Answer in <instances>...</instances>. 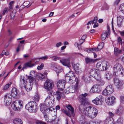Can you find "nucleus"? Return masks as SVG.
Listing matches in <instances>:
<instances>
[{"instance_id": "nucleus-1", "label": "nucleus", "mask_w": 124, "mask_h": 124, "mask_svg": "<svg viewBox=\"0 0 124 124\" xmlns=\"http://www.w3.org/2000/svg\"><path fill=\"white\" fill-rule=\"evenodd\" d=\"M79 109L81 113L92 119L95 117L98 113L97 109L91 106H89L83 109L82 106L81 105L79 106Z\"/></svg>"}, {"instance_id": "nucleus-2", "label": "nucleus", "mask_w": 124, "mask_h": 124, "mask_svg": "<svg viewBox=\"0 0 124 124\" xmlns=\"http://www.w3.org/2000/svg\"><path fill=\"white\" fill-rule=\"evenodd\" d=\"M114 76L120 77L124 75V70L121 65L119 63H116L113 67Z\"/></svg>"}, {"instance_id": "nucleus-3", "label": "nucleus", "mask_w": 124, "mask_h": 124, "mask_svg": "<svg viewBox=\"0 0 124 124\" xmlns=\"http://www.w3.org/2000/svg\"><path fill=\"white\" fill-rule=\"evenodd\" d=\"M26 109L30 112H35L38 108V106L35 102L31 101L27 104L25 106Z\"/></svg>"}, {"instance_id": "nucleus-4", "label": "nucleus", "mask_w": 124, "mask_h": 124, "mask_svg": "<svg viewBox=\"0 0 124 124\" xmlns=\"http://www.w3.org/2000/svg\"><path fill=\"white\" fill-rule=\"evenodd\" d=\"M44 87L49 94H52V89L54 86V84L52 80H46L44 84Z\"/></svg>"}, {"instance_id": "nucleus-5", "label": "nucleus", "mask_w": 124, "mask_h": 124, "mask_svg": "<svg viewBox=\"0 0 124 124\" xmlns=\"http://www.w3.org/2000/svg\"><path fill=\"white\" fill-rule=\"evenodd\" d=\"M11 107L14 110L19 111L23 107V102L21 101H14L12 103Z\"/></svg>"}, {"instance_id": "nucleus-6", "label": "nucleus", "mask_w": 124, "mask_h": 124, "mask_svg": "<svg viewBox=\"0 0 124 124\" xmlns=\"http://www.w3.org/2000/svg\"><path fill=\"white\" fill-rule=\"evenodd\" d=\"M21 82V84L23 85V86L26 91L29 92L31 90L33 84L27 83L23 77L22 79V81Z\"/></svg>"}, {"instance_id": "nucleus-7", "label": "nucleus", "mask_w": 124, "mask_h": 124, "mask_svg": "<svg viewBox=\"0 0 124 124\" xmlns=\"http://www.w3.org/2000/svg\"><path fill=\"white\" fill-rule=\"evenodd\" d=\"M107 62L106 61H104L102 63L98 62L96 65L97 68L99 70H106L107 69Z\"/></svg>"}, {"instance_id": "nucleus-8", "label": "nucleus", "mask_w": 124, "mask_h": 124, "mask_svg": "<svg viewBox=\"0 0 124 124\" xmlns=\"http://www.w3.org/2000/svg\"><path fill=\"white\" fill-rule=\"evenodd\" d=\"M45 99L44 102L48 106H49V107L51 104L53 103L54 101V97L52 96V94H49Z\"/></svg>"}, {"instance_id": "nucleus-9", "label": "nucleus", "mask_w": 124, "mask_h": 124, "mask_svg": "<svg viewBox=\"0 0 124 124\" xmlns=\"http://www.w3.org/2000/svg\"><path fill=\"white\" fill-rule=\"evenodd\" d=\"M87 95V93H85L79 96L78 100L82 105H85L87 103V99L86 98Z\"/></svg>"}, {"instance_id": "nucleus-10", "label": "nucleus", "mask_w": 124, "mask_h": 124, "mask_svg": "<svg viewBox=\"0 0 124 124\" xmlns=\"http://www.w3.org/2000/svg\"><path fill=\"white\" fill-rule=\"evenodd\" d=\"M114 90L112 85H110L108 86L106 89L102 93L105 95H109L113 92Z\"/></svg>"}, {"instance_id": "nucleus-11", "label": "nucleus", "mask_w": 124, "mask_h": 124, "mask_svg": "<svg viewBox=\"0 0 124 124\" xmlns=\"http://www.w3.org/2000/svg\"><path fill=\"white\" fill-rule=\"evenodd\" d=\"M66 81L64 80H58L57 85L58 89L60 91H62L64 88Z\"/></svg>"}, {"instance_id": "nucleus-12", "label": "nucleus", "mask_w": 124, "mask_h": 124, "mask_svg": "<svg viewBox=\"0 0 124 124\" xmlns=\"http://www.w3.org/2000/svg\"><path fill=\"white\" fill-rule=\"evenodd\" d=\"M115 98L113 96H110L106 98V102L109 105H112L115 102Z\"/></svg>"}, {"instance_id": "nucleus-13", "label": "nucleus", "mask_w": 124, "mask_h": 124, "mask_svg": "<svg viewBox=\"0 0 124 124\" xmlns=\"http://www.w3.org/2000/svg\"><path fill=\"white\" fill-rule=\"evenodd\" d=\"M61 62L64 66L68 67H70L69 58H63L60 60Z\"/></svg>"}, {"instance_id": "nucleus-14", "label": "nucleus", "mask_w": 124, "mask_h": 124, "mask_svg": "<svg viewBox=\"0 0 124 124\" xmlns=\"http://www.w3.org/2000/svg\"><path fill=\"white\" fill-rule=\"evenodd\" d=\"M100 91V88L99 86L97 85H93L91 89L90 92L92 93H99Z\"/></svg>"}, {"instance_id": "nucleus-15", "label": "nucleus", "mask_w": 124, "mask_h": 124, "mask_svg": "<svg viewBox=\"0 0 124 124\" xmlns=\"http://www.w3.org/2000/svg\"><path fill=\"white\" fill-rule=\"evenodd\" d=\"M122 81L119 78H115L114 79V84L117 87L118 89L120 88L121 86Z\"/></svg>"}, {"instance_id": "nucleus-16", "label": "nucleus", "mask_w": 124, "mask_h": 124, "mask_svg": "<svg viewBox=\"0 0 124 124\" xmlns=\"http://www.w3.org/2000/svg\"><path fill=\"white\" fill-rule=\"evenodd\" d=\"M47 105L44 103H42L40 105V110L43 114H46L48 110Z\"/></svg>"}, {"instance_id": "nucleus-17", "label": "nucleus", "mask_w": 124, "mask_h": 124, "mask_svg": "<svg viewBox=\"0 0 124 124\" xmlns=\"http://www.w3.org/2000/svg\"><path fill=\"white\" fill-rule=\"evenodd\" d=\"M99 71L96 69H93L90 70V75L94 78H95L98 76L100 74L98 72Z\"/></svg>"}, {"instance_id": "nucleus-18", "label": "nucleus", "mask_w": 124, "mask_h": 124, "mask_svg": "<svg viewBox=\"0 0 124 124\" xmlns=\"http://www.w3.org/2000/svg\"><path fill=\"white\" fill-rule=\"evenodd\" d=\"M5 102L7 105H10L12 102V99L10 96L9 94H7L5 96Z\"/></svg>"}, {"instance_id": "nucleus-19", "label": "nucleus", "mask_w": 124, "mask_h": 124, "mask_svg": "<svg viewBox=\"0 0 124 124\" xmlns=\"http://www.w3.org/2000/svg\"><path fill=\"white\" fill-rule=\"evenodd\" d=\"M65 80L66 82L70 84H72L75 81L76 78L75 77H66Z\"/></svg>"}, {"instance_id": "nucleus-20", "label": "nucleus", "mask_w": 124, "mask_h": 124, "mask_svg": "<svg viewBox=\"0 0 124 124\" xmlns=\"http://www.w3.org/2000/svg\"><path fill=\"white\" fill-rule=\"evenodd\" d=\"M18 93V90L17 89L15 88H13L11 91V94L13 97L16 98L17 96Z\"/></svg>"}, {"instance_id": "nucleus-21", "label": "nucleus", "mask_w": 124, "mask_h": 124, "mask_svg": "<svg viewBox=\"0 0 124 124\" xmlns=\"http://www.w3.org/2000/svg\"><path fill=\"white\" fill-rule=\"evenodd\" d=\"M35 64L32 63L31 61L25 63L24 64V66L23 67L22 69H26L28 68H31L34 66Z\"/></svg>"}, {"instance_id": "nucleus-22", "label": "nucleus", "mask_w": 124, "mask_h": 124, "mask_svg": "<svg viewBox=\"0 0 124 124\" xmlns=\"http://www.w3.org/2000/svg\"><path fill=\"white\" fill-rule=\"evenodd\" d=\"M124 19V17L122 16H119L117 17V23L118 26L119 27L121 26L122 22L123 19Z\"/></svg>"}, {"instance_id": "nucleus-23", "label": "nucleus", "mask_w": 124, "mask_h": 124, "mask_svg": "<svg viewBox=\"0 0 124 124\" xmlns=\"http://www.w3.org/2000/svg\"><path fill=\"white\" fill-rule=\"evenodd\" d=\"M59 118H56V116L54 115V116H49V122H54L55 123L58 122L59 121Z\"/></svg>"}, {"instance_id": "nucleus-24", "label": "nucleus", "mask_w": 124, "mask_h": 124, "mask_svg": "<svg viewBox=\"0 0 124 124\" xmlns=\"http://www.w3.org/2000/svg\"><path fill=\"white\" fill-rule=\"evenodd\" d=\"M123 111L124 109L123 107L120 106L117 109L115 110V113L118 115H121L123 114Z\"/></svg>"}, {"instance_id": "nucleus-25", "label": "nucleus", "mask_w": 124, "mask_h": 124, "mask_svg": "<svg viewBox=\"0 0 124 124\" xmlns=\"http://www.w3.org/2000/svg\"><path fill=\"white\" fill-rule=\"evenodd\" d=\"M104 124H114L112 118H107L104 121Z\"/></svg>"}, {"instance_id": "nucleus-26", "label": "nucleus", "mask_w": 124, "mask_h": 124, "mask_svg": "<svg viewBox=\"0 0 124 124\" xmlns=\"http://www.w3.org/2000/svg\"><path fill=\"white\" fill-rule=\"evenodd\" d=\"M78 83L77 82L75 85L70 89V92L73 93L77 91L78 88Z\"/></svg>"}, {"instance_id": "nucleus-27", "label": "nucleus", "mask_w": 124, "mask_h": 124, "mask_svg": "<svg viewBox=\"0 0 124 124\" xmlns=\"http://www.w3.org/2000/svg\"><path fill=\"white\" fill-rule=\"evenodd\" d=\"M115 54L116 56H118L122 53V51L121 50H119L116 48L115 47L114 49Z\"/></svg>"}, {"instance_id": "nucleus-28", "label": "nucleus", "mask_w": 124, "mask_h": 124, "mask_svg": "<svg viewBox=\"0 0 124 124\" xmlns=\"http://www.w3.org/2000/svg\"><path fill=\"white\" fill-rule=\"evenodd\" d=\"M66 107L69 110H70L71 112L72 116H74L75 115V114L73 108L70 105H68Z\"/></svg>"}, {"instance_id": "nucleus-29", "label": "nucleus", "mask_w": 124, "mask_h": 124, "mask_svg": "<svg viewBox=\"0 0 124 124\" xmlns=\"http://www.w3.org/2000/svg\"><path fill=\"white\" fill-rule=\"evenodd\" d=\"M54 70L56 72L58 75L59 73L62 71V68L60 66H56L54 68Z\"/></svg>"}, {"instance_id": "nucleus-30", "label": "nucleus", "mask_w": 124, "mask_h": 124, "mask_svg": "<svg viewBox=\"0 0 124 124\" xmlns=\"http://www.w3.org/2000/svg\"><path fill=\"white\" fill-rule=\"evenodd\" d=\"M63 94V93L60 92L59 91L56 92V95L57 99L58 101H59L60 100Z\"/></svg>"}, {"instance_id": "nucleus-31", "label": "nucleus", "mask_w": 124, "mask_h": 124, "mask_svg": "<svg viewBox=\"0 0 124 124\" xmlns=\"http://www.w3.org/2000/svg\"><path fill=\"white\" fill-rule=\"evenodd\" d=\"M74 68L75 70L77 73H78L81 70L79 67V64H75L74 65Z\"/></svg>"}, {"instance_id": "nucleus-32", "label": "nucleus", "mask_w": 124, "mask_h": 124, "mask_svg": "<svg viewBox=\"0 0 124 124\" xmlns=\"http://www.w3.org/2000/svg\"><path fill=\"white\" fill-rule=\"evenodd\" d=\"M13 122L14 124H23L21 120L19 119L16 118L13 120Z\"/></svg>"}, {"instance_id": "nucleus-33", "label": "nucleus", "mask_w": 124, "mask_h": 124, "mask_svg": "<svg viewBox=\"0 0 124 124\" xmlns=\"http://www.w3.org/2000/svg\"><path fill=\"white\" fill-rule=\"evenodd\" d=\"M108 32L105 31L104 32H103L101 35V39L102 40H104L107 37L108 35Z\"/></svg>"}, {"instance_id": "nucleus-34", "label": "nucleus", "mask_w": 124, "mask_h": 124, "mask_svg": "<svg viewBox=\"0 0 124 124\" xmlns=\"http://www.w3.org/2000/svg\"><path fill=\"white\" fill-rule=\"evenodd\" d=\"M92 102L94 104L97 105H101V102L99 100L97 99V98H96L95 99L93 100Z\"/></svg>"}, {"instance_id": "nucleus-35", "label": "nucleus", "mask_w": 124, "mask_h": 124, "mask_svg": "<svg viewBox=\"0 0 124 124\" xmlns=\"http://www.w3.org/2000/svg\"><path fill=\"white\" fill-rule=\"evenodd\" d=\"M105 76L106 79L108 80L111 79L112 77V74L110 73H107L105 74Z\"/></svg>"}, {"instance_id": "nucleus-36", "label": "nucleus", "mask_w": 124, "mask_h": 124, "mask_svg": "<svg viewBox=\"0 0 124 124\" xmlns=\"http://www.w3.org/2000/svg\"><path fill=\"white\" fill-rule=\"evenodd\" d=\"M67 76L66 77H75L74 76V74L73 71H70L67 74Z\"/></svg>"}, {"instance_id": "nucleus-37", "label": "nucleus", "mask_w": 124, "mask_h": 124, "mask_svg": "<svg viewBox=\"0 0 124 124\" xmlns=\"http://www.w3.org/2000/svg\"><path fill=\"white\" fill-rule=\"evenodd\" d=\"M97 80L98 82V83L100 85H103L105 83V81L102 80L101 78L100 79L97 78Z\"/></svg>"}, {"instance_id": "nucleus-38", "label": "nucleus", "mask_w": 124, "mask_h": 124, "mask_svg": "<svg viewBox=\"0 0 124 124\" xmlns=\"http://www.w3.org/2000/svg\"><path fill=\"white\" fill-rule=\"evenodd\" d=\"M123 118L120 117L116 121V124H123Z\"/></svg>"}, {"instance_id": "nucleus-39", "label": "nucleus", "mask_w": 124, "mask_h": 124, "mask_svg": "<svg viewBox=\"0 0 124 124\" xmlns=\"http://www.w3.org/2000/svg\"><path fill=\"white\" fill-rule=\"evenodd\" d=\"M26 76L27 77V78L29 80V83L33 84V81H34V78L33 77L31 76H27V75Z\"/></svg>"}, {"instance_id": "nucleus-40", "label": "nucleus", "mask_w": 124, "mask_h": 124, "mask_svg": "<svg viewBox=\"0 0 124 124\" xmlns=\"http://www.w3.org/2000/svg\"><path fill=\"white\" fill-rule=\"evenodd\" d=\"M85 62L86 63H88L90 62H93L95 61V60L92 59H90L89 58H85Z\"/></svg>"}, {"instance_id": "nucleus-41", "label": "nucleus", "mask_w": 124, "mask_h": 124, "mask_svg": "<svg viewBox=\"0 0 124 124\" xmlns=\"http://www.w3.org/2000/svg\"><path fill=\"white\" fill-rule=\"evenodd\" d=\"M62 112L65 114L66 115L68 116L69 117H71V115L69 112L67 111L64 109H62Z\"/></svg>"}, {"instance_id": "nucleus-42", "label": "nucleus", "mask_w": 124, "mask_h": 124, "mask_svg": "<svg viewBox=\"0 0 124 124\" xmlns=\"http://www.w3.org/2000/svg\"><path fill=\"white\" fill-rule=\"evenodd\" d=\"M104 45V44L103 42L100 43L98 46V48L99 50H100L103 48Z\"/></svg>"}, {"instance_id": "nucleus-43", "label": "nucleus", "mask_w": 124, "mask_h": 124, "mask_svg": "<svg viewBox=\"0 0 124 124\" xmlns=\"http://www.w3.org/2000/svg\"><path fill=\"white\" fill-rule=\"evenodd\" d=\"M9 11V9L7 7L5 8L1 12V14L3 15H4L5 13H7Z\"/></svg>"}, {"instance_id": "nucleus-44", "label": "nucleus", "mask_w": 124, "mask_h": 124, "mask_svg": "<svg viewBox=\"0 0 124 124\" xmlns=\"http://www.w3.org/2000/svg\"><path fill=\"white\" fill-rule=\"evenodd\" d=\"M39 95L36 94L34 96V99L35 101L38 102L39 100Z\"/></svg>"}, {"instance_id": "nucleus-45", "label": "nucleus", "mask_w": 124, "mask_h": 124, "mask_svg": "<svg viewBox=\"0 0 124 124\" xmlns=\"http://www.w3.org/2000/svg\"><path fill=\"white\" fill-rule=\"evenodd\" d=\"M12 84V82H10L9 84H8L6 85L3 88V90H4L7 89Z\"/></svg>"}, {"instance_id": "nucleus-46", "label": "nucleus", "mask_w": 124, "mask_h": 124, "mask_svg": "<svg viewBox=\"0 0 124 124\" xmlns=\"http://www.w3.org/2000/svg\"><path fill=\"white\" fill-rule=\"evenodd\" d=\"M30 76H31L33 77H35L36 76V72H35L34 71H31L30 73Z\"/></svg>"}, {"instance_id": "nucleus-47", "label": "nucleus", "mask_w": 124, "mask_h": 124, "mask_svg": "<svg viewBox=\"0 0 124 124\" xmlns=\"http://www.w3.org/2000/svg\"><path fill=\"white\" fill-rule=\"evenodd\" d=\"M16 12L14 10L11 13L10 16L11 19H13L14 17L15 16Z\"/></svg>"}, {"instance_id": "nucleus-48", "label": "nucleus", "mask_w": 124, "mask_h": 124, "mask_svg": "<svg viewBox=\"0 0 124 124\" xmlns=\"http://www.w3.org/2000/svg\"><path fill=\"white\" fill-rule=\"evenodd\" d=\"M44 65L43 63H41L40 65L38 66L37 67V69L38 70H41L43 68Z\"/></svg>"}, {"instance_id": "nucleus-49", "label": "nucleus", "mask_w": 124, "mask_h": 124, "mask_svg": "<svg viewBox=\"0 0 124 124\" xmlns=\"http://www.w3.org/2000/svg\"><path fill=\"white\" fill-rule=\"evenodd\" d=\"M89 124H100V123L96 121L93 120L90 121Z\"/></svg>"}, {"instance_id": "nucleus-50", "label": "nucleus", "mask_w": 124, "mask_h": 124, "mask_svg": "<svg viewBox=\"0 0 124 124\" xmlns=\"http://www.w3.org/2000/svg\"><path fill=\"white\" fill-rule=\"evenodd\" d=\"M44 114V117L45 121L47 122H49V118L47 115L46 114Z\"/></svg>"}, {"instance_id": "nucleus-51", "label": "nucleus", "mask_w": 124, "mask_h": 124, "mask_svg": "<svg viewBox=\"0 0 124 124\" xmlns=\"http://www.w3.org/2000/svg\"><path fill=\"white\" fill-rule=\"evenodd\" d=\"M119 9L121 11H124V3L121 4L120 6Z\"/></svg>"}, {"instance_id": "nucleus-52", "label": "nucleus", "mask_w": 124, "mask_h": 124, "mask_svg": "<svg viewBox=\"0 0 124 124\" xmlns=\"http://www.w3.org/2000/svg\"><path fill=\"white\" fill-rule=\"evenodd\" d=\"M117 41L119 43H121V45H122L123 44V42H122V40L121 37H119L117 38Z\"/></svg>"}, {"instance_id": "nucleus-53", "label": "nucleus", "mask_w": 124, "mask_h": 124, "mask_svg": "<svg viewBox=\"0 0 124 124\" xmlns=\"http://www.w3.org/2000/svg\"><path fill=\"white\" fill-rule=\"evenodd\" d=\"M120 98V102L122 104H123L124 103V96H121Z\"/></svg>"}, {"instance_id": "nucleus-54", "label": "nucleus", "mask_w": 124, "mask_h": 124, "mask_svg": "<svg viewBox=\"0 0 124 124\" xmlns=\"http://www.w3.org/2000/svg\"><path fill=\"white\" fill-rule=\"evenodd\" d=\"M36 124H46L45 122L41 121H36Z\"/></svg>"}, {"instance_id": "nucleus-55", "label": "nucleus", "mask_w": 124, "mask_h": 124, "mask_svg": "<svg viewBox=\"0 0 124 124\" xmlns=\"http://www.w3.org/2000/svg\"><path fill=\"white\" fill-rule=\"evenodd\" d=\"M102 96L101 95H100L97 97L96 98L97 99L100 101L101 102L102 99Z\"/></svg>"}, {"instance_id": "nucleus-56", "label": "nucleus", "mask_w": 124, "mask_h": 124, "mask_svg": "<svg viewBox=\"0 0 124 124\" xmlns=\"http://www.w3.org/2000/svg\"><path fill=\"white\" fill-rule=\"evenodd\" d=\"M93 48L90 49L86 48V51L90 53L91 52H93Z\"/></svg>"}, {"instance_id": "nucleus-57", "label": "nucleus", "mask_w": 124, "mask_h": 124, "mask_svg": "<svg viewBox=\"0 0 124 124\" xmlns=\"http://www.w3.org/2000/svg\"><path fill=\"white\" fill-rule=\"evenodd\" d=\"M85 41L81 39H80L79 42V45L80 46Z\"/></svg>"}, {"instance_id": "nucleus-58", "label": "nucleus", "mask_w": 124, "mask_h": 124, "mask_svg": "<svg viewBox=\"0 0 124 124\" xmlns=\"http://www.w3.org/2000/svg\"><path fill=\"white\" fill-rule=\"evenodd\" d=\"M62 43L61 42H59L57 43L56 44V46L57 47H58L59 46H62Z\"/></svg>"}, {"instance_id": "nucleus-59", "label": "nucleus", "mask_w": 124, "mask_h": 124, "mask_svg": "<svg viewBox=\"0 0 124 124\" xmlns=\"http://www.w3.org/2000/svg\"><path fill=\"white\" fill-rule=\"evenodd\" d=\"M48 58L47 56H45L40 58L39 59L44 60H46Z\"/></svg>"}, {"instance_id": "nucleus-60", "label": "nucleus", "mask_w": 124, "mask_h": 124, "mask_svg": "<svg viewBox=\"0 0 124 124\" xmlns=\"http://www.w3.org/2000/svg\"><path fill=\"white\" fill-rule=\"evenodd\" d=\"M29 4V2H26L24 3L23 4V6L24 7H27V5Z\"/></svg>"}, {"instance_id": "nucleus-61", "label": "nucleus", "mask_w": 124, "mask_h": 124, "mask_svg": "<svg viewBox=\"0 0 124 124\" xmlns=\"http://www.w3.org/2000/svg\"><path fill=\"white\" fill-rule=\"evenodd\" d=\"M3 55H9L7 51H3L2 52Z\"/></svg>"}, {"instance_id": "nucleus-62", "label": "nucleus", "mask_w": 124, "mask_h": 124, "mask_svg": "<svg viewBox=\"0 0 124 124\" xmlns=\"http://www.w3.org/2000/svg\"><path fill=\"white\" fill-rule=\"evenodd\" d=\"M22 45L21 44H19L18 47L16 49V51L17 52H18L20 51V47L21 46H22Z\"/></svg>"}, {"instance_id": "nucleus-63", "label": "nucleus", "mask_w": 124, "mask_h": 124, "mask_svg": "<svg viewBox=\"0 0 124 124\" xmlns=\"http://www.w3.org/2000/svg\"><path fill=\"white\" fill-rule=\"evenodd\" d=\"M87 36L86 35H83L81 38V39L85 41V39L86 38Z\"/></svg>"}, {"instance_id": "nucleus-64", "label": "nucleus", "mask_w": 124, "mask_h": 124, "mask_svg": "<svg viewBox=\"0 0 124 124\" xmlns=\"http://www.w3.org/2000/svg\"><path fill=\"white\" fill-rule=\"evenodd\" d=\"M108 114L109 116H113L114 115V113L111 112H109Z\"/></svg>"}]
</instances>
